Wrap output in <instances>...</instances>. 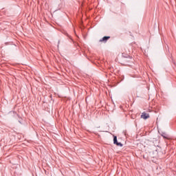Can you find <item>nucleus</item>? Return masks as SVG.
Listing matches in <instances>:
<instances>
[{
    "instance_id": "nucleus-1",
    "label": "nucleus",
    "mask_w": 176,
    "mask_h": 176,
    "mask_svg": "<svg viewBox=\"0 0 176 176\" xmlns=\"http://www.w3.org/2000/svg\"><path fill=\"white\" fill-rule=\"evenodd\" d=\"M113 144L114 145H117V146H123V144L118 142V137L116 135H113Z\"/></svg>"
},
{
    "instance_id": "nucleus-2",
    "label": "nucleus",
    "mask_w": 176,
    "mask_h": 176,
    "mask_svg": "<svg viewBox=\"0 0 176 176\" xmlns=\"http://www.w3.org/2000/svg\"><path fill=\"white\" fill-rule=\"evenodd\" d=\"M108 39H111V36H104L100 40V42H103L104 43H107Z\"/></svg>"
},
{
    "instance_id": "nucleus-3",
    "label": "nucleus",
    "mask_w": 176,
    "mask_h": 176,
    "mask_svg": "<svg viewBox=\"0 0 176 176\" xmlns=\"http://www.w3.org/2000/svg\"><path fill=\"white\" fill-rule=\"evenodd\" d=\"M142 119H144V120H146V119H149V115L146 113H142L141 115Z\"/></svg>"
},
{
    "instance_id": "nucleus-4",
    "label": "nucleus",
    "mask_w": 176,
    "mask_h": 176,
    "mask_svg": "<svg viewBox=\"0 0 176 176\" xmlns=\"http://www.w3.org/2000/svg\"><path fill=\"white\" fill-rule=\"evenodd\" d=\"M161 135L162 137H163V138H164L165 140H168V135H167V133L166 132H162L161 133Z\"/></svg>"
},
{
    "instance_id": "nucleus-5",
    "label": "nucleus",
    "mask_w": 176,
    "mask_h": 176,
    "mask_svg": "<svg viewBox=\"0 0 176 176\" xmlns=\"http://www.w3.org/2000/svg\"><path fill=\"white\" fill-rule=\"evenodd\" d=\"M60 46V40L58 41V47Z\"/></svg>"
}]
</instances>
